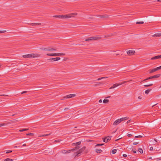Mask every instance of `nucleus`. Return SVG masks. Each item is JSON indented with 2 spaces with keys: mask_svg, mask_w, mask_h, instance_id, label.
Here are the masks:
<instances>
[{
  "mask_svg": "<svg viewBox=\"0 0 161 161\" xmlns=\"http://www.w3.org/2000/svg\"><path fill=\"white\" fill-rule=\"evenodd\" d=\"M151 90L152 89H148V90H146L145 92V93L146 94H148Z\"/></svg>",
  "mask_w": 161,
  "mask_h": 161,
  "instance_id": "nucleus-30",
  "label": "nucleus"
},
{
  "mask_svg": "<svg viewBox=\"0 0 161 161\" xmlns=\"http://www.w3.org/2000/svg\"><path fill=\"white\" fill-rule=\"evenodd\" d=\"M152 78H153V76H150V77L144 79L143 81H146V80H149V79H152Z\"/></svg>",
  "mask_w": 161,
  "mask_h": 161,
  "instance_id": "nucleus-25",
  "label": "nucleus"
},
{
  "mask_svg": "<svg viewBox=\"0 0 161 161\" xmlns=\"http://www.w3.org/2000/svg\"><path fill=\"white\" fill-rule=\"evenodd\" d=\"M139 152L141 153H143V150L142 148H139L138 149Z\"/></svg>",
  "mask_w": 161,
  "mask_h": 161,
  "instance_id": "nucleus-33",
  "label": "nucleus"
},
{
  "mask_svg": "<svg viewBox=\"0 0 161 161\" xmlns=\"http://www.w3.org/2000/svg\"><path fill=\"white\" fill-rule=\"evenodd\" d=\"M26 92H26V91H23V92H22V94L25 93H26Z\"/></svg>",
  "mask_w": 161,
  "mask_h": 161,
  "instance_id": "nucleus-58",
  "label": "nucleus"
},
{
  "mask_svg": "<svg viewBox=\"0 0 161 161\" xmlns=\"http://www.w3.org/2000/svg\"><path fill=\"white\" fill-rule=\"evenodd\" d=\"M102 100L101 99H100L99 101V102L100 103H101L102 102Z\"/></svg>",
  "mask_w": 161,
  "mask_h": 161,
  "instance_id": "nucleus-59",
  "label": "nucleus"
},
{
  "mask_svg": "<svg viewBox=\"0 0 161 161\" xmlns=\"http://www.w3.org/2000/svg\"><path fill=\"white\" fill-rule=\"evenodd\" d=\"M43 50L45 51H50V47H49L47 48H44L42 49Z\"/></svg>",
  "mask_w": 161,
  "mask_h": 161,
  "instance_id": "nucleus-18",
  "label": "nucleus"
},
{
  "mask_svg": "<svg viewBox=\"0 0 161 161\" xmlns=\"http://www.w3.org/2000/svg\"><path fill=\"white\" fill-rule=\"evenodd\" d=\"M159 58V55L153 57L151 58V60H155Z\"/></svg>",
  "mask_w": 161,
  "mask_h": 161,
  "instance_id": "nucleus-16",
  "label": "nucleus"
},
{
  "mask_svg": "<svg viewBox=\"0 0 161 161\" xmlns=\"http://www.w3.org/2000/svg\"><path fill=\"white\" fill-rule=\"evenodd\" d=\"M5 151L6 152V153H10L12 152V151L11 150H7V151Z\"/></svg>",
  "mask_w": 161,
  "mask_h": 161,
  "instance_id": "nucleus-35",
  "label": "nucleus"
},
{
  "mask_svg": "<svg viewBox=\"0 0 161 161\" xmlns=\"http://www.w3.org/2000/svg\"><path fill=\"white\" fill-rule=\"evenodd\" d=\"M119 85H120V84H119V83H116L115 84H114L111 87H110L109 89H112L113 88H114L118 86Z\"/></svg>",
  "mask_w": 161,
  "mask_h": 161,
  "instance_id": "nucleus-11",
  "label": "nucleus"
},
{
  "mask_svg": "<svg viewBox=\"0 0 161 161\" xmlns=\"http://www.w3.org/2000/svg\"><path fill=\"white\" fill-rule=\"evenodd\" d=\"M68 18L67 14L66 15H61V18Z\"/></svg>",
  "mask_w": 161,
  "mask_h": 161,
  "instance_id": "nucleus-24",
  "label": "nucleus"
},
{
  "mask_svg": "<svg viewBox=\"0 0 161 161\" xmlns=\"http://www.w3.org/2000/svg\"><path fill=\"white\" fill-rule=\"evenodd\" d=\"M128 81H123V82H122L121 83H119V84H120V85H121L127 82Z\"/></svg>",
  "mask_w": 161,
  "mask_h": 161,
  "instance_id": "nucleus-36",
  "label": "nucleus"
},
{
  "mask_svg": "<svg viewBox=\"0 0 161 161\" xmlns=\"http://www.w3.org/2000/svg\"><path fill=\"white\" fill-rule=\"evenodd\" d=\"M116 151H117V150L116 149H114L112 150V153L113 154H115L116 153Z\"/></svg>",
  "mask_w": 161,
  "mask_h": 161,
  "instance_id": "nucleus-31",
  "label": "nucleus"
},
{
  "mask_svg": "<svg viewBox=\"0 0 161 161\" xmlns=\"http://www.w3.org/2000/svg\"><path fill=\"white\" fill-rule=\"evenodd\" d=\"M139 143L138 142H134L133 143V144L134 145H136L138 144Z\"/></svg>",
  "mask_w": 161,
  "mask_h": 161,
  "instance_id": "nucleus-45",
  "label": "nucleus"
},
{
  "mask_svg": "<svg viewBox=\"0 0 161 161\" xmlns=\"http://www.w3.org/2000/svg\"><path fill=\"white\" fill-rule=\"evenodd\" d=\"M90 39V37H89L88 38L86 39L85 41H88L91 40V39Z\"/></svg>",
  "mask_w": 161,
  "mask_h": 161,
  "instance_id": "nucleus-52",
  "label": "nucleus"
},
{
  "mask_svg": "<svg viewBox=\"0 0 161 161\" xmlns=\"http://www.w3.org/2000/svg\"><path fill=\"white\" fill-rule=\"evenodd\" d=\"M121 138H122V137H120V138H119L118 139H116L115 141H118L119 140V139H121Z\"/></svg>",
  "mask_w": 161,
  "mask_h": 161,
  "instance_id": "nucleus-61",
  "label": "nucleus"
},
{
  "mask_svg": "<svg viewBox=\"0 0 161 161\" xmlns=\"http://www.w3.org/2000/svg\"><path fill=\"white\" fill-rule=\"evenodd\" d=\"M13 160L12 159L8 158L5 159L4 161H12Z\"/></svg>",
  "mask_w": 161,
  "mask_h": 161,
  "instance_id": "nucleus-29",
  "label": "nucleus"
},
{
  "mask_svg": "<svg viewBox=\"0 0 161 161\" xmlns=\"http://www.w3.org/2000/svg\"><path fill=\"white\" fill-rule=\"evenodd\" d=\"M51 134V133H50V134H45V135H46V136H48L50 135Z\"/></svg>",
  "mask_w": 161,
  "mask_h": 161,
  "instance_id": "nucleus-54",
  "label": "nucleus"
},
{
  "mask_svg": "<svg viewBox=\"0 0 161 161\" xmlns=\"http://www.w3.org/2000/svg\"><path fill=\"white\" fill-rule=\"evenodd\" d=\"M80 143H81V142L80 141V142H77L74 143L73 144L75 146H76V147L79 146V148L80 147L79 146H78V145H80Z\"/></svg>",
  "mask_w": 161,
  "mask_h": 161,
  "instance_id": "nucleus-14",
  "label": "nucleus"
},
{
  "mask_svg": "<svg viewBox=\"0 0 161 161\" xmlns=\"http://www.w3.org/2000/svg\"><path fill=\"white\" fill-rule=\"evenodd\" d=\"M103 145V144H97V145H96V146H102Z\"/></svg>",
  "mask_w": 161,
  "mask_h": 161,
  "instance_id": "nucleus-40",
  "label": "nucleus"
},
{
  "mask_svg": "<svg viewBox=\"0 0 161 161\" xmlns=\"http://www.w3.org/2000/svg\"><path fill=\"white\" fill-rule=\"evenodd\" d=\"M36 25H41V24L40 23H36Z\"/></svg>",
  "mask_w": 161,
  "mask_h": 161,
  "instance_id": "nucleus-49",
  "label": "nucleus"
},
{
  "mask_svg": "<svg viewBox=\"0 0 161 161\" xmlns=\"http://www.w3.org/2000/svg\"><path fill=\"white\" fill-rule=\"evenodd\" d=\"M48 60H49L50 61H56L55 58H49V59H48Z\"/></svg>",
  "mask_w": 161,
  "mask_h": 161,
  "instance_id": "nucleus-28",
  "label": "nucleus"
},
{
  "mask_svg": "<svg viewBox=\"0 0 161 161\" xmlns=\"http://www.w3.org/2000/svg\"><path fill=\"white\" fill-rule=\"evenodd\" d=\"M1 96H8V95H4V94H3V95H1Z\"/></svg>",
  "mask_w": 161,
  "mask_h": 161,
  "instance_id": "nucleus-55",
  "label": "nucleus"
},
{
  "mask_svg": "<svg viewBox=\"0 0 161 161\" xmlns=\"http://www.w3.org/2000/svg\"><path fill=\"white\" fill-rule=\"evenodd\" d=\"M86 147H83L81 148L80 149L78 152H77V154L76 155L75 157H78L80 155V153L83 151L84 150H85Z\"/></svg>",
  "mask_w": 161,
  "mask_h": 161,
  "instance_id": "nucleus-4",
  "label": "nucleus"
},
{
  "mask_svg": "<svg viewBox=\"0 0 161 161\" xmlns=\"http://www.w3.org/2000/svg\"><path fill=\"white\" fill-rule=\"evenodd\" d=\"M132 136V135L131 134H128V136H129V137H130V136Z\"/></svg>",
  "mask_w": 161,
  "mask_h": 161,
  "instance_id": "nucleus-56",
  "label": "nucleus"
},
{
  "mask_svg": "<svg viewBox=\"0 0 161 161\" xmlns=\"http://www.w3.org/2000/svg\"><path fill=\"white\" fill-rule=\"evenodd\" d=\"M39 56V54H31L24 55L23 57L25 58H32L37 57Z\"/></svg>",
  "mask_w": 161,
  "mask_h": 161,
  "instance_id": "nucleus-1",
  "label": "nucleus"
},
{
  "mask_svg": "<svg viewBox=\"0 0 161 161\" xmlns=\"http://www.w3.org/2000/svg\"><path fill=\"white\" fill-rule=\"evenodd\" d=\"M160 76V74H157L153 76V78H155L159 77Z\"/></svg>",
  "mask_w": 161,
  "mask_h": 161,
  "instance_id": "nucleus-20",
  "label": "nucleus"
},
{
  "mask_svg": "<svg viewBox=\"0 0 161 161\" xmlns=\"http://www.w3.org/2000/svg\"><path fill=\"white\" fill-rule=\"evenodd\" d=\"M77 15V13H71L67 14L68 18H71L72 17H74L75 16Z\"/></svg>",
  "mask_w": 161,
  "mask_h": 161,
  "instance_id": "nucleus-6",
  "label": "nucleus"
},
{
  "mask_svg": "<svg viewBox=\"0 0 161 161\" xmlns=\"http://www.w3.org/2000/svg\"><path fill=\"white\" fill-rule=\"evenodd\" d=\"M132 151L134 153H136V151L135 150H132Z\"/></svg>",
  "mask_w": 161,
  "mask_h": 161,
  "instance_id": "nucleus-53",
  "label": "nucleus"
},
{
  "mask_svg": "<svg viewBox=\"0 0 161 161\" xmlns=\"http://www.w3.org/2000/svg\"><path fill=\"white\" fill-rule=\"evenodd\" d=\"M120 120L121 122L123 121L124 120H127L128 119V118L127 117H124V118H122L120 119H119Z\"/></svg>",
  "mask_w": 161,
  "mask_h": 161,
  "instance_id": "nucleus-15",
  "label": "nucleus"
},
{
  "mask_svg": "<svg viewBox=\"0 0 161 161\" xmlns=\"http://www.w3.org/2000/svg\"><path fill=\"white\" fill-rule=\"evenodd\" d=\"M79 149V147H75V148L72 149L71 150H63L61 151V153H69L71 151H73L75 150H77Z\"/></svg>",
  "mask_w": 161,
  "mask_h": 161,
  "instance_id": "nucleus-3",
  "label": "nucleus"
},
{
  "mask_svg": "<svg viewBox=\"0 0 161 161\" xmlns=\"http://www.w3.org/2000/svg\"><path fill=\"white\" fill-rule=\"evenodd\" d=\"M153 85V84H149V85H144V86L145 87H148V86H151Z\"/></svg>",
  "mask_w": 161,
  "mask_h": 161,
  "instance_id": "nucleus-32",
  "label": "nucleus"
},
{
  "mask_svg": "<svg viewBox=\"0 0 161 161\" xmlns=\"http://www.w3.org/2000/svg\"><path fill=\"white\" fill-rule=\"evenodd\" d=\"M95 152L97 153H100L102 152V150L100 149H96Z\"/></svg>",
  "mask_w": 161,
  "mask_h": 161,
  "instance_id": "nucleus-19",
  "label": "nucleus"
},
{
  "mask_svg": "<svg viewBox=\"0 0 161 161\" xmlns=\"http://www.w3.org/2000/svg\"><path fill=\"white\" fill-rule=\"evenodd\" d=\"M31 25L32 26L36 25V23H31Z\"/></svg>",
  "mask_w": 161,
  "mask_h": 161,
  "instance_id": "nucleus-44",
  "label": "nucleus"
},
{
  "mask_svg": "<svg viewBox=\"0 0 161 161\" xmlns=\"http://www.w3.org/2000/svg\"><path fill=\"white\" fill-rule=\"evenodd\" d=\"M55 61H58L60 59V58L59 57H56L55 58Z\"/></svg>",
  "mask_w": 161,
  "mask_h": 161,
  "instance_id": "nucleus-39",
  "label": "nucleus"
},
{
  "mask_svg": "<svg viewBox=\"0 0 161 161\" xmlns=\"http://www.w3.org/2000/svg\"><path fill=\"white\" fill-rule=\"evenodd\" d=\"M61 141V140H60V139H58V140H55L54 142H60Z\"/></svg>",
  "mask_w": 161,
  "mask_h": 161,
  "instance_id": "nucleus-37",
  "label": "nucleus"
},
{
  "mask_svg": "<svg viewBox=\"0 0 161 161\" xmlns=\"http://www.w3.org/2000/svg\"><path fill=\"white\" fill-rule=\"evenodd\" d=\"M75 96V94H69V95H68L64 97V99H67L68 98H69L74 97Z\"/></svg>",
  "mask_w": 161,
  "mask_h": 161,
  "instance_id": "nucleus-7",
  "label": "nucleus"
},
{
  "mask_svg": "<svg viewBox=\"0 0 161 161\" xmlns=\"http://www.w3.org/2000/svg\"><path fill=\"white\" fill-rule=\"evenodd\" d=\"M143 23L144 22L143 21L137 22L136 23V24H143Z\"/></svg>",
  "mask_w": 161,
  "mask_h": 161,
  "instance_id": "nucleus-34",
  "label": "nucleus"
},
{
  "mask_svg": "<svg viewBox=\"0 0 161 161\" xmlns=\"http://www.w3.org/2000/svg\"><path fill=\"white\" fill-rule=\"evenodd\" d=\"M130 120H128V121H127V122H126V123H127V124H128V123H130Z\"/></svg>",
  "mask_w": 161,
  "mask_h": 161,
  "instance_id": "nucleus-60",
  "label": "nucleus"
},
{
  "mask_svg": "<svg viewBox=\"0 0 161 161\" xmlns=\"http://www.w3.org/2000/svg\"><path fill=\"white\" fill-rule=\"evenodd\" d=\"M142 137V136H141V135H139V136H135V137L136 138H140V137Z\"/></svg>",
  "mask_w": 161,
  "mask_h": 161,
  "instance_id": "nucleus-41",
  "label": "nucleus"
},
{
  "mask_svg": "<svg viewBox=\"0 0 161 161\" xmlns=\"http://www.w3.org/2000/svg\"><path fill=\"white\" fill-rule=\"evenodd\" d=\"M99 16L101 18H104V17H106L105 16H104L103 15H100Z\"/></svg>",
  "mask_w": 161,
  "mask_h": 161,
  "instance_id": "nucleus-46",
  "label": "nucleus"
},
{
  "mask_svg": "<svg viewBox=\"0 0 161 161\" xmlns=\"http://www.w3.org/2000/svg\"><path fill=\"white\" fill-rule=\"evenodd\" d=\"M43 136H46L45 134V135H41V136H38V137H43Z\"/></svg>",
  "mask_w": 161,
  "mask_h": 161,
  "instance_id": "nucleus-48",
  "label": "nucleus"
},
{
  "mask_svg": "<svg viewBox=\"0 0 161 161\" xmlns=\"http://www.w3.org/2000/svg\"><path fill=\"white\" fill-rule=\"evenodd\" d=\"M29 130V129H21L19 130V131L22 132L28 130Z\"/></svg>",
  "mask_w": 161,
  "mask_h": 161,
  "instance_id": "nucleus-26",
  "label": "nucleus"
},
{
  "mask_svg": "<svg viewBox=\"0 0 161 161\" xmlns=\"http://www.w3.org/2000/svg\"><path fill=\"white\" fill-rule=\"evenodd\" d=\"M138 99H142V97L140 96H139L138 97Z\"/></svg>",
  "mask_w": 161,
  "mask_h": 161,
  "instance_id": "nucleus-57",
  "label": "nucleus"
},
{
  "mask_svg": "<svg viewBox=\"0 0 161 161\" xmlns=\"http://www.w3.org/2000/svg\"><path fill=\"white\" fill-rule=\"evenodd\" d=\"M108 78V77H101V78H98V79H97V80H99L101 79H105V78Z\"/></svg>",
  "mask_w": 161,
  "mask_h": 161,
  "instance_id": "nucleus-23",
  "label": "nucleus"
},
{
  "mask_svg": "<svg viewBox=\"0 0 161 161\" xmlns=\"http://www.w3.org/2000/svg\"><path fill=\"white\" fill-rule=\"evenodd\" d=\"M26 146V144H24L23 145V146Z\"/></svg>",
  "mask_w": 161,
  "mask_h": 161,
  "instance_id": "nucleus-63",
  "label": "nucleus"
},
{
  "mask_svg": "<svg viewBox=\"0 0 161 161\" xmlns=\"http://www.w3.org/2000/svg\"><path fill=\"white\" fill-rule=\"evenodd\" d=\"M157 70H158L159 69H161V66L156 68Z\"/></svg>",
  "mask_w": 161,
  "mask_h": 161,
  "instance_id": "nucleus-43",
  "label": "nucleus"
},
{
  "mask_svg": "<svg viewBox=\"0 0 161 161\" xmlns=\"http://www.w3.org/2000/svg\"><path fill=\"white\" fill-rule=\"evenodd\" d=\"M121 121L119 119H118L117 120H116L113 123V125H117L120 123L121 122Z\"/></svg>",
  "mask_w": 161,
  "mask_h": 161,
  "instance_id": "nucleus-10",
  "label": "nucleus"
},
{
  "mask_svg": "<svg viewBox=\"0 0 161 161\" xmlns=\"http://www.w3.org/2000/svg\"><path fill=\"white\" fill-rule=\"evenodd\" d=\"M153 147H151L150 148V150H151V151H152L153 150Z\"/></svg>",
  "mask_w": 161,
  "mask_h": 161,
  "instance_id": "nucleus-51",
  "label": "nucleus"
},
{
  "mask_svg": "<svg viewBox=\"0 0 161 161\" xmlns=\"http://www.w3.org/2000/svg\"><path fill=\"white\" fill-rule=\"evenodd\" d=\"M111 138V136H108L105 137L104 139H103V141L105 142H107L108 141L110 140Z\"/></svg>",
  "mask_w": 161,
  "mask_h": 161,
  "instance_id": "nucleus-8",
  "label": "nucleus"
},
{
  "mask_svg": "<svg viewBox=\"0 0 161 161\" xmlns=\"http://www.w3.org/2000/svg\"><path fill=\"white\" fill-rule=\"evenodd\" d=\"M153 36L154 37H156L161 36V32L156 33L155 34L153 35Z\"/></svg>",
  "mask_w": 161,
  "mask_h": 161,
  "instance_id": "nucleus-12",
  "label": "nucleus"
},
{
  "mask_svg": "<svg viewBox=\"0 0 161 161\" xmlns=\"http://www.w3.org/2000/svg\"><path fill=\"white\" fill-rule=\"evenodd\" d=\"M50 51H56L57 50V49L56 48H53L52 47H50Z\"/></svg>",
  "mask_w": 161,
  "mask_h": 161,
  "instance_id": "nucleus-22",
  "label": "nucleus"
},
{
  "mask_svg": "<svg viewBox=\"0 0 161 161\" xmlns=\"http://www.w3.org/2000/svg\"><path fill=\"white\" fill-rule=\"evenodd\" d=\"M135 53V51L133 50H130L127 52V54L129 55H132L134 54Z\"/></svg>",
  "mask_w": 161,
  "mask_h": 161,
  "instance_id": "nucleus-9",
  "label": "nucleus"
},
{
  "mask_svg": "<svg viewBox=\"0 0 161 161\" xmlns=\"http://www.w3.org/2000/svg\"><path fill=\"white\" fill-rule=\"evenodd\" d=\"M53 17L61 18V15H54L53 16Z\"/></svg>",
  "mask_w": 161,
  "mask_h": 161,
  "instance_id": "nucleus-27",
  "label": "nucleus"
},
{
  "mask_svg": "<svg viewBox=\"0 0 161 161\" xmlns=\"http://www.w3.org/2000/svg\"><path fill=\"white\" fill-rule=\"evenodd\" d=\"M157 71V70L156 68L153 69H152L149 70V73H152Z\"/></svg>",
  "mask_w": 161,
  "mask_h": 161,
  "instance_id": "nucleus-13",
  "label": "nucleus"
},
{
  "mask_svg": "<svg viewBox=\"0 0 161 161\" xmlns=\"http://www.w3.org/2000/svg\"><path fill=\"white\" fill-rule=\"evenodd\" d=\"M47 55L48 56H64L65 55V53H47Z\"/></svg>",
  "mask_w": 161,
  "mask_h": 161,
  "instance_id": "nucleus-2",
  "label": "nucleus"
},
{
  "mask_svg": "<svg viewBox=\"0 0 161 161\" xmlns=\"http://www.w3.org/2000/svg\"><path fill=\"white\" fill-rule=\"evenodd\" d=\"M109 100H108L105 99L103 100V102L104 103H108L109 102Z\"/></svg>",
  "mask_w": 161,
  "mask_h": 161,
  "instance_id": "nucleus-21",
  "label": "nucleus"
},
{
  "mask_svg": "<svg viewBox=\"0 0 161 161\" xmlns=\"http://www.w3.org/2000/svg\"><path fill=\"white\" fill-rule=\"evenodd\" d=\"M123 156L124 157H126L127 156V155L126 154H123Z\"/></svg>",
  "mask_w": 161,
  "mask_h": 161,
  "instance_id": "nucleus-50",
  "label": "nucleus"
},
{
  "mask_svg": "<svg viewBox=\"0 0 161 161\" xmlns=\"http://www.w3.org/2000/svg\"><path fill=\"white\" fill-rule=\"evenodd\" d=\"M26 135L27 136H32L33 135V134L32 133H28V134H26Z\"/></svg>",
  "mask_w": 161,
  "mask_h": 161,
  "instance_id": "nucleus-38",
  "label": "nucleus"
},
{
  "mask_svg": "<svg viewBox=\"0 0 161 161\" xmlns=\"http://www.w3.org/2000/svg\"><path fill=\"white\" fill-rule=\"evenodd\" d=\"M101 36H95L90 37L89 39H91V40H99L101 39Z\"/></svg>",
  "mask_w": 161,
  "mask_h": 161,
  "instance_id": "nucleus-5",
  "label": "nucleus"
},
{
  "mask_svg": "<svg viewBox=\"0 0 161 161\" xmlns=\"http://www.w3.org/2000/svg\"><path fill=\"white\" fill-rule=\"evenodd\" d=\"M110 97V96H108L105 97V98H108Z\"/></svg>",
  "mask_w": 161,
  "mask_h": 161,
  "instance_id": "nucleus-62",
  "label": "nucleus"
},
{
  "mask_svg": "<svg viewBox=\"0 0 161 161\" xmlns=\"http://www.w3.org/2000/svg\"><path fill=\"white\" fill-rule=\"evenodd\" d=\"M6 31H0V33H5Z\"/></svg>",
  "mask_w": 161,
  "mask_h": 161,
  "instance_id": "nucleus-42",
  "label": "nucleus"
},
{
  "mask_svg": "<svg viewBox=\"0 0 161 161\" xmlns=\"http://www.w3.org/2000/svg\"><path fill=\"white\" fill-rule=\"evenodd\" d=\"M150 143L153 145H155L156 144L157 141L155 140H154L153 141H151Z\"/></svg>",
  "mask_w": 161,
  "mask_h": 161,
  "instance_id": "nucleus-17",
  "label": "nucleus"
},
{
  "mask_svg": "<svg viewBox=\"0 0 161 161\" xmlns=\"http://www.w3.org/2000/svg\"><path fill=\"white\" fill-rule=\"evenodd\" d=\"M5 125V124H4V123L3 124H0V127H1V126L4 125Z\"/></svg>",
  "mask_w": 161,
  "mask_h": 161,
  "instance_id": "nucleus-47",
  "label": "nucleus"
},
{
  "mask_svg": "<svg viewBox=\"0 0 161 161\" xmlns=\"http://www.w3.org/2000/svg\"><path fill=\"white\" fill-rule=\"evenodd\" d=\"M159 58H161V55H159Z\"/></svg>",
  "mask_w": 161,
  "mask_h": 161,
  "instance_id": "nucleus-64",
  "label": "nucleus"
}]
</instances>
